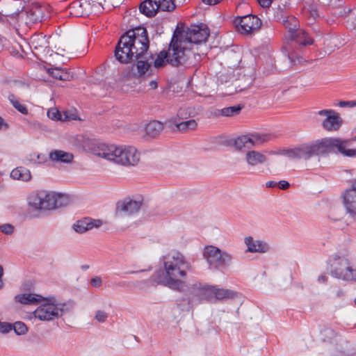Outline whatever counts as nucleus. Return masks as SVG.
I'll list each match as a JSON object with an SVG mask.
<instances>
[{
  "mask_svg": "<svg viewBox=\"0 0 356 356\" xmlns=\"http://www.w3.org/2000/svg\"><path fill=\"white\" fill-rule=\"evenodd\" d=\"M149 41L147 32L144 27L129 30L120 38L115 49V57L121 63L136 61L132 67L134 76L141 78L152 71L153 63L155 68H160L168 63V51H162L154 58L148 51Z\"/></svg>",
  "mask_w": 356,
  "mask_h": 356,
  "instance_id": "f257e3e1",
  "label": "nucleus"
},
{
  "mask_svg": "<svg viewBox=\"0 0 356 356\" xmlns=\"http://www.w3.org/2000/svg\"><path fill=\"white\" fill-rule=\"evenodd\" d=\"M163 272L159 275L158 282L172 289L180 290L184 286L182 278L187 275L191 265L179 252L172 251L163 257Z\"/></svg>",
  "mask_w": 356,
  "mask_h": 356,
  "instance_id": "f03ea898",
  "label": "nucleus"
},
{
  "mask_svg": "<svg viewBox=\"0 0 356 356\" xmlns=\"http://www.w3.org/2000/svg\"><path fill=\"white\" fill-rule=\"evenodd\" d=\"M96 154L122 166H134L140 161V153L132 146L102 145Z\"/></svg>",
  "mask_w": 356,
  "mask_h": 356,
  "instance_id": "7ed1b4c3",
  "label": "nucleus"
},
{
  "mask_svg": "<svg viewBox=\"0 0 356 356\" xmlns=\"http://www.w3.org/2000/svg\"><path fill=\"white\" fill-rule=\"evenodd\" d=\"M40 305L31 314V318L43 322H50L63 316L73 309L72 302H62L55 297H43Z\"/></svg>",
  "mask_w": 356,
  "mask_h": 356,
  "instance_id": "20e7f679",
  "label": "nucleus"
},
{
  "mask_svg": "<svg viewBox=\"0 0 356 356\" xmlns=\"http://www.w3.org/2000/svg\"><path fill=\"white\" fill-rule=\"evenodd\" d=\"M168 63L172 66L181 65H193L197 61L198 54L192 51V47L175 31L168 48Z\"/></svg>",
  "mask_w": 356,
  "mask_h": 356,
  "instance_id": "39448f33",
  "label": "nucleus"
},
{
  "mask_svg": "<svg viewBox=\"0 0 356 356\" xmlns=\"http://www.w3.org/2000/svg\"><path fill=\"white\" fill-rule=\"evenodd\" d=\"M67 200L64 195L54 191H38L31 193L27 197L30 208L36 211H47L65 204Z\"/></svg>",
  "mask_w": 356,
  "mask_h": 356,
  "instance_id": "423d86ee",
  "label": "nucleus"
},
{
  "mask_svg": "<svg viewBox=\"0 0 356 356\" xmlns=\"http://www.w3.org/2000/svg\"><path fill=\"white\" fill-rule=\"evenodd\" d=\"M203 255L211 268L218 269L222 266L230 265L232 257L228 252L221 251L213 245H208L204 248Z\"/></svg>",
  "mask_w": 356,
  "mask_h": 356,
  "instance_id": "0eeeda50",
  "label": "nucleus"
},
{
  "mask_svg": "<svg viewBox=\"0 0 356 356\" xmlns=\"http://www.w3.org/2000/svg\"><path fill=\"white\" fill-rule=\"evenodd\" d=\"M177 33L183 40L187 41L190 47H192L193 44L205 42L210 34L207 26L204 24L191 25L185 31L177 30Z\"/></svg>",
  "mask_w": 356,
  "mask_h": 356,
  "instance_id": "6e6552de",
  "label": "nucleus"
},
{
  "mask_svg": "<svg viewBox=\"0 0 356 356\" xmlns=\"http://www.w3.org/2000/svg\"><path fill=\"white\" fill-rule=\"evenodd\" d=\"M102 6L98 0H78L72 3L67 8L68 13L73 17L89 15L100 10Z\"/></svg>",
  "mask_w": 356,
  "mask_h": 356,
  "instance_id": "1a4fd4ad",
  "label": "nucleus"
},
{
  "mask_svg": "<svg viewBox=\"0 0 356 356\" xmlns=\"http://www.w3.org/2000/svg\"><path fill=\"white\" fill-rule=\"evenodd\" d=\"M335 278L356 282V268H353L347 255H335Z\"/></svg>",
  "mask_w": 356,
  "mask_h": 356,
  "instance_id": "9d476101",
  "label": "nucleus"
},
{
  "mask_svg": "<svg viewBox=\"0 0 356 356\" xmlns=\"http://www.w3.org/2000/svg\"><path fill=\"white\" fill-rule=\"evenodd\" d=\"M282 154L293 160H309L314 156L312 141L300 144L293 148L283 149Z\"/></svg>",
  "mask_w": 356,
  "mask_h": 356,
  "instance_id": "9b49d317",
  "label": "nucleus"
},
{
  "mask_svg": "<svg viewBox=\"0 0 356 356\" xmlns=\"http://www.w3.org/2000/svg\"><path fill=\"white\" fill-rule=\"evenodd\" d=\"M143 200L125 199L118 202L115 209V216L121 218L137 213L141 208Z\"/></svg>",
  "mask_w": 356,
  "mask_h": 356,
  "instance_id": "f8f14e48",
  "label": "nucleus"
},
{
  "mask_svg": "<svg viewBox=\"0 0 356 356\" xmlns=\"http://www.w3.org/2000/svg\"><path fill=\"white\" fill-rule=\"evenodd\" d=\"M243 160L250 170H254L265 165L268 162V157L263 152L248 149L244 154Z\"/></svg>",
  "mask_w": 356,
  "mask_h": 356,
  "instance_id": "ddd939ff",
  "label": "nucleus"
},
{
  "mask_svg": "<svg viewBox=\"0 0 356 356\" xmlns=\"http://www.w3.org/2000/svg\"><path fill=\"white\" fill-rule=\"evenodd\" d=\"M346 211L353 217H356V179L351 182V188L346 189L341 195Z\"/></svg>",
  "mask_w": 356,
  "mask_h": 356,
  "instance_id": "4468645a",
  "label": "nucleus"
},
{
  "mask_svg": "<svg viewBox=\"0 0 356 356\" xmlns=\"http://www.w3.org/2000/svg\"><path fill=\"white\" fill-rule=\"evenodd\" d=\"M238 19L237 29L241 33H250L259 30L261 25V21L255 15H248Z\"/></svg>",
  "mask_w": 356,
  "mask_h": 356,
  "instance_id": "2eb2a0df",
  "label": "nucleus"
},
{
  "mask_svg": "<svg viewBox=\"0 0 356 356\" xmlns=\"http://www.w3.org/2000/svg\"><path fill=\"white\" fill-rule=\"evenodd\" d=\"M46 8L42 7L38 3H33L26 8L24 13H21V17L26 15V24L40 22L43 17Z\"/></svg>",
  "mask_w": 356,
  "mask_h": 356,
  "instance_id": "dca6fc26",
  "label": "nucleus"
},
{
  "mask_svg": "<svg viewBox=\"0 0 356 356\" xmlns=\"http://www.w3.org/2000/svg\"><path fill=\"white\" fill-rule=\"evenodd\" d=\"M314 155H327L334 150V138L325 137L312 141Z\"/></svg>",
  "mask_w": 356,
  "mask_h": 356,
  "instance_id": "f3484780",
  "label": "nucleus"
},
{
  "mask_svg": "<svg viewBox=\"0 0 356 356\" xmlns=\"http://www.w3.org/2000/svg\"><path fill=\"white\" fill-rule=\"evenodd\" d=\"M245 244L247 246L246 252L252 253H266L270 250V245L265 241L254 240L252 236L245 238Z\"/></svg>",
  "mask_w": 356,
  "mask_h": 356,
  "instance_id": "a211bd4d",
  "label": "nucleus"
},
{
  "mask_svg": "<svg viewBox=\"0 0 356 356\" xmlns=\"http://www.w3.org/2000/svg\"><path fill=\"white\" fill-rule=\"evenodd\" d=\"M102 225L101 220H93L91 218H85L83 219L77 220L73 225V229L79 234L84 233L90 230L93 227H99Z\"/></svg>",
  "mask_w": 356,
  "mask_h": 356,
  "instance_id": "6ab92c4d",
  "label": "nucleus"
},
{
  "mask_svg": "<svg viewBox=\"0 0 356 356\" xmlns=\"http://www.w3.org/2000/svg\"><path fill=\"white\" fill-rule=\"evenodd\" d=\"M351 140L335 138V148L343 156L347 157H356V149H350Z\"/></svg>",
  "mask_w": 356,
  "mask_h": 356,
  "instance_id": "aec40b11",
  "label": "nucleus"
},
{
  "mask_svg": "<svg viewBox=\"0 0 356 356\" xmlns=\"http://www.w3.org/2000/svg\"><path fill=\"white\" fill-rule=\"evenodd\" d=\"M49 157L53 162L64 163H70L74 159V156L72 153L58 149H54L50 152Z\"/></svg>",
  "mask_w": 356,
  "mask_h": 356,
  "instance_id": "412c9836",
  "label": "nucleus"
},
{
  "mask_svg": "<svg viewBox=\"0 0 356 356\" xmlns=\"http://www.w3.org/2000/svg\"><path fill=\"white\" fill-rule=\"evenodd\" d=\"M43 296L33 293H24L15 296V300L23 305H35L40 303Z\"/></svg>",
  "mask_w": 356,
  "mask_h": 356,
  "instance_id": "4be33fe9",
  "label": "nucleus"
},
{
  "mask_svg": "<svg viewBox=\"0 0 356 356\" xmlns=\"http://www.w3.org/2000/svg\"><path fill=\"white\" fill-rule=\"evenodd\" d=\"M30 46L38 53H43L47 47L46 36L42 34L33 35L30 38Z\"/></svg>",
  "mask_w": 356,
  "mask_h": 356,
  "instance_id": "5701e85b",
  "label": "nucleus"
},
{
  "mask_svg": "<svg viewBox=\"0 0 356 356\" xmlns=\"http://www.w3.org/2000/svg\"><path fill=\"white\" fill-rule=\"evenodd\" d=\"M318 114L323 118L321 120L322 127L326 131H332L334 129V111L321 110Z\"/></svg>",
  "mask_w": 356,
  "mask_h": 356,
  "instance_id": "b1692460",
  "label": "nucleus"
},
{
  "mask_svg": "<svg viewBox=\"0 0 356 356\" xmlns=\"http://www.w3.org/2000/svg\"><path fill=\"white\" fill-rule=\"evenodd\" d=\"M286 40L287 41L294 42L297 44L302 46L312 44L313 43V40L307 37V33L303 30L299 29L294 32L293 37H288Z\"/></svg>",
  "mask_w": 356,
  "mask_h": 356,
  "instance_id": "393cba45",
  "label": "nucleus"
},
{
  "mask_svg": "<svg viewBox=\"0 0 356 356\" xmlns=\"http://www.w3.org/2000/svg\"><path fill=\"white\" fill-rule=\"evenodd\" d=\"M10 177L13 179L20 180L23 181H28L31 178V175L30 171L24 168V167H18L13 169L10 172Z\"/></svg>",
  "mask_w": 356,
  "mask_h": 356,
  "instance_id": "a878e982",
  "label": "nucleus"
},
{
  "mask_svg": "<svg viewBox=\"0 0 356 356\" xmlns=\"http://www.w3.org/2000/svg\"><path fill=\"white\" fill-rule=\"evenodd\" d=\"M283 25L288 30L285 35V39L288 37H293L294 32L298 29L299 24L298 19L292 16L288 17L283 20Z\"/></svg>",
  "mask_w": 356,
  "mask_h": 356,
  "instance_id": "bb28decb",
  "label": "nucleus"
},
{
  "mask_svg": "<svg viewBox=\"0 0 356 356\" xmlns=\"http://www.w3.org/2000/svg\"><path fill=\"white\" fill-rule=\"evenodd\" d=\"M163 129V124L156 120L149 122L145 127V131L147 135L152 138L159 136Z\"/></svg>",
  "mask_w": 356,
  "mask_h": 356,
  "instance_id": "cd10ccee",
  "label": "nucleus"
},
{
  "mask_svg": "<svg viewBox=\"0 0 356 356\" xmlns=\"http://www.w3.org/2000/svg\"><path fill=\"white\" fill-rule=\"evenodd\" d=\"M250 142L252 147L262 145L270 141L272 138L271 135L261 133H252L249 134Z\"/></svg>",
  "mask_w": 356,
  "mask_h": 356,
  "instance_id": "c85d7f7f",
  "label": "nucleus"
},
{
  "mask_svg": "<svg viewBox=\"0 0 356 356\" xmlns=\"http://www.w3.org/2000/svg\"><path fill=\"white\" fill-rule=\"evenodd\" d=\"M140 10L145 15L152 17L159 10L156 8V4L154 3V0H146L140 4Z\"/></svg>",
  "mask_w": 356,
  "mask_h": 356,
  "instance_id": "c756f323",
  "label": "nucleus"
},
{
  "mask_svg": "<svg viewBox=\"0 0 356 356\" xmlns=\"http://www.w3.org/2000/svg\"><path fill=\"white\" fill-rule=\"evenodd\" d=\"M249 134L243 135L238 137L234 143V145L236 149L241 150L243 148H248L250 149L252 147L250 142Z\"/></svg>",
  "mask_w": 356,
  "mask_h": 356,
  "instance_id": "7c9ffc66",
  "label": "nucleus"
},
{
  "mask_svg": "<svg viewBox=\"0 0 356 356\" xmlns=\"http://www.w3.org/2000/svg\"><path fill=\"white\" fill-rule=\"evenodd\" d=\"M352 10L343 4V0L340 2L335 0V17H348Z\"/></svg>",
  "mask_w": 356,
  "mask_h": 356,
  "instance_id": "2f4dec72",
  "label": "nucleus"
},
{
  "mask_svg": "<svg viewBox=\"0 0 356 356\" xmlns=\"http://www.w3.org/2000/svg\"><path fill=\"white\" fill-rule=\"evenodd\" d=\"M202 300V296L199 293V289L194 290L185 300V302H187L186 309H192L195 305L200 303Z\"/></svg>",
  "mask_w": 356,
  "mask_h": 356,
  "instance_id": "473e14b6",
  "label": "nucleus"
},
{
  "mask_svg": "<svg viewBox=\"0 0 356 356\" xmlns=\"http://www.w3.org/2000/svg\"><path fill=\"white\" fill-rule=\"evenodd\" d=\"M156 8L161 11H171L175 9V5L172 0H154Z\"/></svg>",
  "mask_w": 356,
  "mask_h": 356,
  "instance_id": "72a5a7b5",
  "label": "nucleus"
},
{
  "mask_svg": "<svg viewBox=\"0 0 356 356\" xmlns=\"http://www.w3.org/2000/svg\"><path fill=\"white\" fill-rule=\"evenodd\" d=\"M8 100L13 106V107L19 113L24 115L28 114V109L26 106L24 104H22L14 95H9Z\"/></svg>",
  "mask_w": 356,
  "mask_h": 356,
  "instance_id": "f704fd0d",
  "label": "nucleus"
},
{
  "mask_svg": "<svg viewBox=\"0 0 356 356\" xmlns=\"http://www.w3.org/2000/svg\"><path fill=\"white\" fill-rule=\"evenodd\" d=\"M242 109V106L240 105L226 107L222 108L219 112L220 114L225 117H234L238 115Z\"/></svg>",
  "mask_w": 356,
  "mask_h": 356,
  "instance_id": "c9c22d12",
  "label": "nucleus"
},
{
  "mask_svg": "<svg viewBox=\"0 0 356 356\" xmlns=\"http://www.w3.org/2000/svg\"><path fill=\"white\" fill-rule=\"evenodd\" d=\"M199 293L202 296V299L207 300H213L215 299L214 286L200 288Z\"/></svg>",
  "mask_w": 356,
  "mask_h": 356,
  "instance_id": "e433bc0d",
  "label": "nucleus"
},
{
  "mask_svg": "<svg viewBox=\"0 0 356 356\" xmlns=\"http://www.w3.org/2000/svg\"><path fill=\"white\" fill-rule=\"evenodd\" d=\"M176 127L179 131L192 130L197 127V122L195 120H189L176 124Z\"/></svg>",
  "mask_w": 356,
  "mask_h": 356,
  "instance_id": "4c0bfd02",
  "label": "nucleus"
},
{
  "mask_svg": "<svg viewBox=\"0 0 356 356\" xmlns=\"http://www.w3.org/2000/svg\"><path fill=\"white\" fill-rule=\"evenodd\" d=\"M215 299H224L226 298H232L234 293L227 289H218L214 286Z\"/></svg>",
  "mask_w": 356,
  "mask_h": 356,
  "instance_id": "58836bf2",
  "label": "nucleus"
},
{
  "mask_svg": "<svg viewBox=\"0 0 356 356\" xmlns=\"http://www.w3.org/2000/svg\"><path fill=\"white\" fill-rule=\"evenodd\" d=\"M49 74H50L52 77L58 80H65L67 79V74L66 72L60 70V69L55 68H49L47 70Z\"/></svg>",
  "mask_w": 356,
  "mask_h": 356,
  "instance_id": "ea45409f",
  "label": "nucleus"
},
{
  "mask_svg": "<svg viewBox=\"0 0 356 356\" xmlns=\"http://www.w3.org/2000/svg\"><path fill=\"white\" fill-rule=\"evenodd\" d=\"M15 333L19 335L24 334L27 332L26 325L21 321L15 322L13 325H11Z\"/></svg>",
  "mask_w": 356,
  "mask_h": 356,
  "instance_id": "a19ab883",
  "label": "nucleus"
},
{
  "mask_svg": "<svg viewBox=\"0 0 356 356\" xmlns=\"http://www.w3.org/2000/svg\"><path fill=\"white\" fill-rule=\"evenodd\" d=\"M47 116L51 120H63V114L56 108H50L47 112Z\"/></svg>",
  "mask_w": 356,
  "mask_h": 356,
  "instance_id": "79ce46f5",
  "label": "nucleus"
},
{
  "mask_svg": "<svg viewBox=\"0 0 356 356\" xmlns=\"http://www.w3.org/2000/svg\"><path fill=\"white\" fill-rule=\"evenodd\" d=\"M347 23L349 28L356 31V8L353 10L350 14L348 15Z\"/></svg>",
  "mask_w": 356,
  "mask_h": 356,
  "instance_id": "37998d69",
  "label": "nucleus"
},
{
  "mask_svg": "<svg viewBox=\"0 0 356 356\" xmlns=\"http://www.w3.org/2000/svg\"><path fill=\"white\" fill-rule=\"evenodd\" d=\"M108 313L103 310H97L95 314V319L99 323H104L108 318Z\"/></svg>",
  "mask_w": 356,
  "mask_h": 356,
  "instance_id": "c03bdc74",
  "label": "nucleus"
},
{
  "mask_svg": "<svg viewBox=\"0 0 356 356\" xmlns=\"http://www.w3.org/2000/svg\"><path fill=\"white\" fill-rule=\"evenodd\" d=\"M15 227L10 223L3 224L0 225V231L7 235H10L13 233Z\"/></svg>",
  "mask_w": 356,
  "mask_h": 356,
  "instance_id": "a18cd8bd",
  "label": "nucleus"
},
{
  "mask_svg": "<svg viewBox=\"0 0 356 356\" xmlns=\"http://www.w3.org/2000/svg\"><path fill=\"white\" fill-rule=\"evenodd\" d=\"M333 332L332 329L325 328L321 331V335L323 341L331 340Z\"/></svg>",
  "mask_w": 356,
  "mask_h": 356,
  "instance_id": "49530a36",
  "label": "nucleus"
},
{
  "mask_svg": "<svg viewBox=\"0 0 356 356\" xmlns=\"http://www.w3.org/2000/svg\"><path fill=\"white\" fill-rule=\"evenodd\" d=\"M63 121H65V120H76L77 115L76 113H74L71 111H65L63 113Z\"/></svg>",
  "mask_w": 356,
  "mask_h": 356,
  "instance_id": "de8ad7c7",
  "label": "nucleus"
},
{
  "mask_svg": "<svg viewBox=\"0 0 356 356\" xmlns=\"http://www.w3.org/2000/svg\"><path fill=\"white\" fill-rule=\"evenodd\" d=\"M339 106L340 107H354L356 106V101H340Z\"/></svg>",
  "mask_w": 356,
  "mask_h": 356,
  "instance_id": "09e8293b",
  "label": "nucleus"
},
{
  "mask_svg": "<svg viewBox=\"0 0 356 356\" xmlns=\"http://www.w3.org/2000/svg\"><path fill=\"white\" fill-rule=\"evenodd\" d=\"M11 330V325L6 323H1L0 321V332H8Z\"/></svg>",
  "mask_w": 356,
  "mask_h": 356,
  "instance_id": "8fccbe9b",
  "label": "nucleus"
},
{
  "mask_svg": "<svg viewBox=\"0 0 356 356\" xmlns=\"http://www.w3.org/2000/svg\"><path fill=\"white\" fill-rule=\"evenodd\" d=\"M343 122V121L340 117L339 114L335 113V130L338 129L341 126Z\"/></svg>",
  "mask_w": 356,
  "mask_h": 356,
  "instance_id": "3c124183",
  "label": "nucleus"
},
{
  "mask_svg": "<svg viewBox=\"0 0 356 356\" xmlns=\"http://www.w3.org/2000/svg\"><path fill=\"white\" fill-rule=\"evenodd\" d=\"M91 284L95 287H99L102 284V279L99 277H95L91 280Z\"/></svg>",
  "mask_w": 356,
  "mask_h": 356,
  "instance_id": "603ef678",
  "label": "nucleus"
},
{
  "mask_svg": "<svg viewBox=\"0 0 356 356\" xmlns=\"http://www.w3.org/2000/svg\"><path fill=\"white\" fill-rule=\"evenodd\" d=\"M186 300H187V298H183L180 301V302L178 304L179 307L182 311H189L191 309H186L187 302L186 301L185 302Z\"/></svg>",
  "mask_w": 356,
  "mask_h": 356,
  "instance_id": "864d4df0",
  "label": "nucleus"
},
{
  "mask_svg": "<svg viewBox=\"0 0 356 356\" xmlns=\"http://www.w3.org/2000/svg\"><path fill=\"white\" fill-rule=\"evenodd\" d=\"M8 128V124L0 116V130H7Z\"/></svg>",
  "mask_w": 356,
  "mask_h": 356,
  "instance_id": "5fc2aeb1",
  "label": "nucleus"
},
{
  "mask_svg": "<svg viewBox=\"0 0 356 356\" xmlns=\"http://www.w3.org/2000/svg\"><path fill=\"white\" fill-rule=\"evenodd\" d=\"M279 187L280 189L286 190L289 187V183L286 181L282 180L280 181L279 183Z\"/></svg>",
  "mask_w": 356,
  "mask_h": 356,
  "instance_id": "6e6d98bb",
  "label": "nucleus"
},
{
  "mask_svg": "<svg viewBox=\"0 0 356 356\" xmlns=\"http://www.w3.org/2000/svg\"><path fill=\"white\" fill-rule=\"evenodd\" d=\"M285 48L286 49V51H288V56H289V58L291 60L292 63H293L294 64H296V61L293 60V57H294V54L293 52H291V47L290 46L289 47H285Z\"/></svg>",
  "mask_w": 356,
  "mask_h": 356,
  "instance_id": "4d7b16f0",
  "label": "nucleus"
},
{
  "mask_svg": "<svg viewBox=\"0 0 356 356\" xmlns=\"http://www.w3.org/2000/svg\"><path fill=\"white\" fill-rule=\"evenodd\" d=\"M259 3L264 8L268 7L271 4V0H257Z\"/></svg>",
  "mask_w": 356,
  "mask_h": 356,
  "instance_id": "13d9d810",
  "label": "nucleus"
},
{
  "mask_svg": "<svg viewBox=\"0 0 356 356\" xmlns=\"http://www.w3.org/2000/svg\"><path fill=\"white\" fill-rule=\"evenodd\" d=\"M328 276L327 274H322L318 277V281L320 283H325L327 280Z\"/></svg>",
  "mask_w": 356,
  "mask_h": 356,
  "instance_id": "bf43d9fd",
  "label": "nucleus"
},
{
  "mask_svg": "<svg viewBox=\"0 0 356 356\" xmlns=\"http://www.w3.org/2000/svg\"><path fill=\"white\" fill-rule=\"evenodd\" d=\"M221 1L222 0H202V1L204 3H207L208 5H216V4L218 3Z\"/></svg>",
  "mask_w": 356,
  "mask_h": 356,
  "instance_id": "052dcab7",
  "label": "nucleus"
},
{
  "mask_svg": "<svg viewBox=\"0 0 356 356\" xmlns=\"http://www.w3.org/2000/svg\"><path fill=\"white\" fill-rule=\"evenodd\" d=\"M150 89H156L158 87V83L156 80H152L148 84Z\"/></svg>",
  "mask_w": 356,
  "mask_h": 356,
  "instance_id": "680f3d73",
  "label": "nucleus"
},
{
  "mask_svg": "<svg viewBox=\"0 0 356 356\" xmlns=\"http://www.w3.org/2000/svg\"><path fill=\"white\" fill-rule=\"evenodd\" d=\"M330 202V204H331L332 203V200H328V199H323L322 200V207H324V208H326L328 207V202Z\"/></svg>",
  "mask_w": 356,
  "mask_h": 356,
  "instance_id": "e2e57ef3",
  "label": "nucleus"
},
{
  "mask_svg": "<svg viewBox=\"0 0 356 356\" xmlns=\"http://www.w3.org/2000/svg\"><path fill=\"white\" fill-rule=\"evenodd\" d=\"M3 275V267L0 265V281H3V280H2Z\"/></svg>",
  "mask_w": 356,
  "mask_h": 356,
  "instance_id": "0e129e2a",
  "label": "nucleus"
},
{
  "mask_svg": "<svg viewBox=\"0 0 356 356\" xmlns=\"http://www.w3.org/2000/svg\"><path fill=\"white\" fill-rule=\"evenodd\" d=\"M267 186L268 187H273L276 185L275 183L273 182V181H269L266 184Z\"/></svg>",
  "mask_w": 356,
  "mask_h": 356,
  "instance_id": "69168bd1",
  "label": "nucleus"
},
{
  "mask_svg": "<svg viewBox=\"0 0 356 356\" xmlns=\"http://www.w3.org/2000/svg\"><path fill=\"white\" fill-rule=\"evenodd\" d=\"M348 140H351V143L353 142V141H356V136H354L351 138H349Z\"/></svg>",
  "mask_w": 356,
  "mask_h": 356,
  "instance_id": "338daca9",
  "label": "nucleus"
},
{
  "mask_svg": "<svg viewBox=\"0 0 356 356\" xmlns=\"http://www.w3.org/2000/svg\"><path fill=\"white\" fill-rule=\"evenodd\" d=\"M337 295H338V296H343V291H339V292L337 293Z\"/></svg>",
  "mask_w": 356,
  "mask_h": 356,
  "instance_id": "774afa93",
  "label": "nucleus"
}]
</instances>
